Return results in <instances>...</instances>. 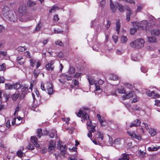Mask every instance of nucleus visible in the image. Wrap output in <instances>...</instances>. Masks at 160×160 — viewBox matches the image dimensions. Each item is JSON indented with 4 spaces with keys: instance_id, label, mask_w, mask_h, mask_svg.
Instances as JSON below:
<instances>
[{
    "instance_id": "nucleus-63",
    "label": "nucleus",
    "mask_w": 160,
    "mask_h": 160,
    "mask_svg": "<svg viewBox=\"0 0 160 160\" xmlns=\"http://www.w3.org/2000/svg\"><path fill=\"white\" fill-rule=\"evenodd\" d=\"M105 0H103L100 2V4L101 6L102 7L103 5L105 3Z\"/></svg>"
},
{
    "instance_id": "nucleus-44",
    "label": "nucleus",
    "mask_w": 160,
    "mask_h": 160,
    "mask_svg": "<svg viewBox=\"0 0 160 160\" xmlns=\"http://www.w3.org/2000/svg\"><path fill=\"white\" fill-rule=\"evenodd\" d=\"M17 49L18 51L22 52L26 50V49L24 47L20 46Z\"/></svg>"
},
{
    "instance_id": "nucleus-46",
    "label": "nucleus",
    "mask_w": 160,
    "mask_h": 160,
    "mask_svg": "<svg viewBox=\"0 0 160 160\" xmlns=\"http://www.w3.org/2000/svg\"><path fill=\"white\" fill-rule=\"evenodd\" d=\"M95 90L96 91H99L100 90V87L98 85V83H95Z\"/></svg>"
},
{
    "instance_id": "nucleus-20",
    "label": "nucleus",
    "mask_w": 160,
    "mask_h": 160,
    "mask_svg": "<svg viewBox=\"0 0 160 160\" xmlns=\"http://www.w3.org/2000/svg\"><path fill=\"white\" fill-rule=\"evenodd\" d=\"M22 89L23 92L19 97V98L20 99H22L23 98L26 94V92L24 91V90H28V88L26 87H24L22 88Z\"/></svg>"
},
{
    "instance_id": "nucleus-36",
    "label": "nucleus",
    "mask_w": 160,
    "mask_h": 160,
    "mask_svg": "<svg viewBox=\"0 0 160 160\" xmlns=\"http://www.w3.org/2000/svg\"><path fill=\"white\" fill-rule=\"evenodd\" d=\"M54 33L55 34H60L63 32V30L59 29H54Z\"/></svg>"
},
{
    "instance_id": "nucleus-50",
    "label": "nucleus",
    "mask_w": 160,
    "mask_h": 160,
    "mask_svg": "<svg viewBox=\"0 0 160 160\" xmlns=\"http://www.w3.org/2000/svg\"><path fill=\"white\" fill-rule=\"evenodd\" d=\"M48 152H50L52 153L53 151L54 150L55 148L53 147H49L48 148Z\"/></svg>"
},
{
    "instance_id": "nucleus-18",
    "label": "nucleus",
    "mask_w": 160,
    "mask_h": 160,
    "mask_svg": "<svg viewBox=\"0 0 160 160\" xmlns=\"http://www.w3.org/2000/svg\"><path fill=\"white\" fill-rule=\"evenodd\" d=\"M139 23V27H141L143 29L145 28L148 25V22L147 21H142L141 22L140 25V23Z\"/></svg>"
},
{
    "instance_id": "nucleus-19",
    "label": "nucleus",
    "mask_w": 160,
    "mask_h": 160,
    "mask_svg": "<svg viewBox=\"0 0 160 160\" xmlns=\"http://www.w3.org/2000/svg\"><path fill=\"white\" fill-rule=\"evenodd\" d=\"M142 124L143 125L142 126V127L141 128V131L142 134H143L144 133V130L143 128V127H144L146 128L147 130H148L149 129V126L147 123L143 122L142 123Z\"/></svg>"
},
{
    "instance_id": "nucleus-48",
    "label": "nucleus",
    "mask_w": 160,
    "mask_h": 160,
    "mask_svg": "<svg viewBox=\"0 0 160 160\" xmlns=\"http://www.w3.org/2000/svg\"><path fill=\"white\" fill-rule=\"evenodd\" d=\"M27 148L31 150H32L34 149V146L31 144L29 143L28 146L27 147Z\"/></svg>"
},
{
    "instance_id": "nucleus-37",
    "label": "nucleus",
    "mask_w": 160,
    "mask_h": 160,
    "mask_svg": "<svg viewBox=\"0 0 160 160\" xmlns=\"http://www.w3.org/2000/svg\"><path fill=\"white\" fill-rule=\"evenodd\" d=\"M118 92L120 94L125 93L126 91L123 88H118L117 90Z\"/></svg>"
},
{
    "instance_id": "nucleus-57",
    "label": "nucleus",
    "mask_w": 160,
    "mask_h": 160,
    "mask_svg": "<svg viewBox=\"0 0 160 160\" xmlns=\"http://www.w3.org/2000/svg\"><path fill=\"white\" fill-rule=\"evenodd\" d=\"M132 59L133 61H136L139 60V58L137 57H135V56H132Z\"/></svg>"
},
{
    "instance_id": "nucleus-29",
    "label": "nucleus",
    "mask_w": 160,
    "mask_h": 160,
    "mask_svg": "<svg viewBox=\"0 0 160 160\" xmlns=\"http://www.w3.org/2000/svg\"><path fill=\"white\" fill-rule=\"evenodd\" d=\"M127 38L126 37L122 36L121 37V40L122 43H125L127 41Z\"/></svg>"
},
{
    "instance_id": "nucleus-2",
    "label": "nucleus",
    "mask_w": 160,
    "mask_h": 160,
    "mask_svg": "<svg viewBox=\"0 0 160 160\" xmlns=\"http://www.w3.org/2000/svg\"><path fill=\"white\" fill-rule=\"evenodd\" d=\"M18 12L20 14L21 21L23 22L29 19V14L27 12V8L25 5H21L19 7Z\"/></svg>"
},
{
    "instance_id": "nucleus-38",
    "label": "nucleus",
    "mask_w": 160,
    "mask_h": 160,
    "mask_svg": "<svg viewBox=\"0 0 160 160\" xmlns=\"http://www.w3.org/2000/svg\"><path fill=\"white\" fill-rule=\"evenodd\" d=\"M58 9V7L57 6H53L51 8V9L49 11V12L52 13L55 12V10Z\"/></svg>"
},
{
    "instance_id": "nucleus-30",
    "label": "nucleus",
    "mask_w": 160,
    "mask_h": 160,
    "mask_svg": "<svg viewBox=\"0 0 160 160\" xmlns=\"http://www.w3.org/2000/svg\"><path fill=\"white\" fill-rule=\"evenodd\" d=\"M22 86H21L18 83H16V84L13 85V88L16 89H18L20 88H22Z\"/></svg>"
},
{
    "instance_id": "nucleus-34",
    "label": "nucleus",
    "mask_w": 160,
    "mask_h": 160,
    "mask_svg": "<svg viewBox=\"0 0 160 160\" xmlns=\"http://www.w3.org/2000/svg\"><path fill=\"white\" fill-rule=\"evenodd\" d=\"M88 81L90 85H93L94 84H95V83H96L95 82L94 80L91 78H88Z\"/></svg>"
},
{
    "instance_id": "nucleus-13",
    "label": "nucleus",
    "mask_w": 160,
    "mask_h": 160,
    "mask_svg": "<svg viewBox=\"0 0 160 160\" xmlns=\"http://www.w3.org/2000/svg\"><path fill=\"white\" fill-rule=\"evenodd\" d=\"M31 141L33 145L36 147L39 148L40 145L38 143L37 138L34 136H32L31 138Z\"/></svg>"
},
{
    "instance_id": "nucleus-14",
    "label": "nucleus",
    "mask_w": 160,
    "mask_h": 160,
    "mask_svg": "<svg viewBox=\"0 0 160 160\" xmlns=\"http://www.w3.org/2000/svg\"><path fill=\"white\" fill-rule=\"evenodd\" d=\"M151 35L155 36H158L160 33V32L158 29H153L151 31Z\"/></svg>"
},
{
    "instance_id": "nucleus-33",
    "label": "nucleus",
    "mask_w": 160,
    "mask_h": 160,
    "mask_svg": "<svg viewBox=\"0 0 160 160\" xmlns=\"http://www.w3.org/2000/svg\"><path fill=\"white\" fill-rule=\"evenodd\" d=\"M6 66L5 63H2L0 65V71H5L6 69Z\"/></svg>"
},
{
    "instance_id": "nucleus-7",
    "label": "nucleus",
    "mask_w": 160,
    "mask_h": 160,
    "mask_svg": "<svg viewBox=\"0 0 160 160\" xmlns=\"http://www.w3.org/2000/svg\"><path fill=\"white\" fill-rule=\"evenodd\" d=\"M132 25L134 27L133 28H132L130 30V33L131 35L134 34L137 30V28L139 27V25L138 22H133Z\"/></svg>"
},
{
    "instance_id": "nucleus-15",
    "label": "nucleus",
    "mask_w": 160,
    "mask_h": 160,
    "mask_svg": "<svg viewBox=\"0 0 160 160\" xmlns=\"http://www.w3.org/2000/svg\"><path fill=\"white\" fill-rule=\"evenodd\" d=\"M127 133L132 138H135L138 140H140L141 139V138L140 136H137L134 132H128Z\"/></svg>"
},
{
    "instance_id": "nucleus-42",
    "label": "nucleus",
    "mask_w": 160,
    "mask_h": 160,
    "mask_svg": "<svg viewBox=\"0 0 160 160\" xmlns=\"http://www.w3.org/2000/svg\"><path fill=\"white\" fill-rule=\"evenodd\" d=\"M17 155L19 157H21L23 156V153L21 150H19L17 152Z\"/></svg>"
},
{
    "instance_id": "nucleus-11",
    "label": "nucleus",
    "mask_w": 160,
    "mask_h": 160,
    "mask_svg": "<svg viewBox=\"0 0 160 160\" xmlns=\"http://www.w3.org/2000/svg\"><path fill=\"white\" fill-rule=\"evenodd\" d=\"M54 62L52 61L48 62L46 65L45 67L48 71H53L54 70V67L53 66Z\"/></svg>"
},
{
    "instance_id": "nucleus-26",
    "label": "nucleus",
    "mask_w": 160,
    "mask_h": 160,
    "mask_svg": "<svg viewBox=\"0 0 160 160\" xmlns=\"http://www.w3.org/2000/svg\"><path fill=\"white\" fill-rule=\"evenodd\" d=\"M97 135L98 136V139H101V140H103V136L102 133L98 131L97 133Z\"/></svg>"
},
{
    "instance_id": "nucleus-61",
    "label": "nucleus",
    "mask_w": 160,
    "mask_h": 160,
    "mask_svg": "<svg viewBox=\"0 0 160 160\" xmlns=\"http://www.w3.org/2000/svg\"><path fill=\"white\" fill-rule=\"evenodd\" d=\"M74 85L75 86H78L79 85L78 82V81L75 80L74 81Z\"/></svg>"
},
{
    "instance_id": "nucleus-23",
    "label": "nucleus",
    "mask_w": 160,
    "mask_h": 160,
    "mask_svg": "<svg viewBox=\"0 0 160 160\" xmlns=\"http://www.w3.org/2000/svg\"><path fill=\"white\" fill-rule=\"evenodd\" d=\"M20 95V93L19 92L15 93L12 96V99L13 100H16Z\"/></svg>"
},
{
    "instance_id": "nucleus-17",
    "label": "nucleus",
    "mask_w": 160,
    "mask_h": 160,
    "mask_svg": "<svg viewBox=\"0 0 160 160\" xmlns=\"http://www.w3.org/2000/svg\"><path fill=\"white\" fill-rule=\"evenodd\" d=\"M36 5V3L35 2L30 0H29L27 2V5L30 7H33V9L34 10H35L36 8V7H34Z\"/></svg>"
},
{
    "instance_id": "nucleus-1",
    "label": "nucleus",
    "mask_w": 160,
    "mask_h": 160,
    "mask_svg": "<svg viewBox=\"0 0 160 160\" xmlns=\"http://www.w3.org/2000/svg\"><path fill=\"white\" fill-rule=\"evenodd\" d=\"M2 13L5 18L11 22H14L17 20L15 12L8 6H5L3 8Z\"/></svg>"
},
{
    "instance_id": "nucleus-58",
    "label": "nucleus",
    "mask_w": 160,
    "mask_h": 160,
    "mask_svg": "<svg viewBox=\"0 0 160 160\" xmlns=\"http://www.w3.org/2000/svg\"><path fill=\"white\" fill-rule=\"evenodd\" d=\"M95 126H94L93 128H91V129L90 130L89 132H91V133L93 132L96 131L95 129Z\"/></svg>"
},
{
    "instance_id": "nucleus-3",
    "label": "nucleus",
    "mask_w": 160,
    "mask_h": 160,
    "mask_svg": "<svg viewBox=\"0 0 160 160\" xmlns=\"http://www.w3.org/2000/svg\"><path fill=\"white\" fill-rule=\"evenodd\" d=\"M144 39L139 38L132 42L130 43V45L132 48L139 49L144 46Z\"/></svg>"
},
{
    "instance_id": "nucleus-31",
    "label": "nucleus",
    "mask_w": 160,
    "mask_h": 160,
    "mask_svg": "<svg viewBox=\"0 0 160 160\" xmlns=\"http://www.w3.org/2000/svg\"><path fill=\"white\" fill-rule=\"evenodd\" d=\"M120 144V139H116L113 142L114 146H115L116 145H118Z\"/></svg>"
},
{
    "instance_id": "nucleus-39",
    "label": "nucleus",
    "mask_w": 160,
    "mask_h": 160,
    "mask_svg": "<svg viewBox=\"0 0 160 160\" xmlns=\"http://www.w3.org/2000/svg\"><path fill=\"white\" fill-rule=\"evenodd\" d=\"M55 43L56 45L61 46H63L64 45L61 41L59 40L56 41Z\"/></svg>"
},
{
    "instance_id": "nucleus-10",
    "label": "nucleus",
    "mask_w": 160,
    "mask_h": 160,
    "mask_svg": "<svg viewBox=\"0 0 160 160\" xmlns=\"http://www.w3.org/2000/svg\"><path fill=\"white\" fill-rule=\"evenodd\" d=\"M45 85L47 90L48 93L49 94H52L53 92V85L49 83H47Z\"/></svg>"
},
{
    "instance_id": "nucleus-45",
    "label": "nucleus",
    "mask_w": 160,
    "mask_h": 160,
    "mask_svg": "<svg viewBox=\"0 0 160 160\" xmlns=\"http://www.w3.org/2000/svg\"><path fill=\"white\" fill-rule=\"evenodd\" d=\"M56 143L55 142L53 141H51L50 143V145H49V147H53L54 148L56 146Z\"/></svg>"
},
{
    "instance_id": "nucleus-35",
    "label": "nucleus",
    "mask_w": 160,
    "mask_h": 160,
    "mask_svg": "<svg viewBox=\"0 0 160 160\" xmlns=\"http://www.w3.org/2000/svg\"><path fill=\"white\" fill-rule=\"evenodd\" d=\"M120 27V25L119 22H117L116 23V31L118 32V34L119 32V29Z\"/></svg>"
},
{
    "instance_id": "nucleus-8",
    "label": "nucleus",
    "mask_w": 160,
    "mask_h": 160,
    "mask_svg": "<svg viewBox=\"0 0 160 160\" xmlns=\"http://www.w3.org/2000/svg\"><path fill=\"white\" fill-rule=\"evenodd\" d=\"M77 116L79 117L82 116L84 120H87L89 119V117L88 115L87 114L86 112L84 111L80 110L77 114Z\"/></svg>"
},
{
    "instance_id": "nucleus-27",
    "label": "nucleus",
    "mask_w": 160,
    "mask_h": 160,
    "mask_svg": "<svg viewBox=\"0 0 160 160\" xmlns=\"http://www.w3.org/2000/svg\"><path fill=\"white\" fill-rule=\"evenodd\" d=\"M124 86L126 88H128L130 89H132L133 88V86L129 83H125L124 84Z\"/></svg>"
},
{
    "instance_id": "nucleus-41",
    "label": "nucleus",
    "mask_w": 160,
    "mask_h": 160,
    "mask_svg": "<svg viewBox=\"0 0 160 160\" xmlns=\"http://www.w3.org/2000/svg\"><path fill=\"white\" fill-rule=\"evenodd\" d=\"M75 72V69L73 67H71L70 68L69 70L68 71L69 74H73Z\"/></svg>"
},
{
    "instance_id": "nucleus-21",
    "label": "nucleus",
    "mask_w": 160,
    "mask_h": 160,
    "mask_svg": "<svg viewBox=\"0 0 160 160\" xmlns=\"http://www.w3.org/2000/svg\"><path fill=\"white\" fill-rule=\"evenodd\" d=\"M148 41L150 42H156V38L154 37H148Z\"/></svg>"
},
{
    "instance_id": "nucleus-32",
    "label": "nucleus",
    "mask_w": 160,
    "mask_h": 160,
    "mask_svg": "<svg viewBox=\"0 0 160 160\" xmlns=\"http://www.w3.org/2000/svg\"><path fill=\"white\" fill-rule=\"evenodd\" d=\"M5 88L6 89H10L13 88V85L9 84H5Z\"/></svg>"
},
{
    "instance_id": "nucleus-52",
    "label": "nucleus",
    "mask_w": 160,
    "mask_h": 160,
    "mask_svg": "<svg viewBox=\"0 0 160 160\" xmlns=\"http://www.w3.org/2000/svg\"><path fill=\"white\" fill-rule=\"evenodd\" d=\"M24 54L27 58H30L31 57L30 53L28 51L25 52H24Z\"/></svg>"
},
{
    "instance_id": "nucleus-47",
    "label": "nucleus",
    "mask_w": 160,
    "mask_h": 160,
    "mask_svg": "<svg viewBox=\"0 0 160 160\" xmlns=\"http://www.w3.org/2000/svg\"><path fill=\"white\" fill-rule=\"evenodd\" d=\"M155 105L158 107H160V101L158 100H156L155 101Z\"/></svg>"
},
{
    "instance_id": "nucleus-43",
    "label": "nucleus",
    "mask_w": 160,
    "mask_h": 160,
    "mask_svg": "<svg viewBox=\"0 0 160 160\" xmlns=\"http://www.w3.org/2000/svg\"><path fill=\"white\" fill-rule=\"evenodd\" d=\"M110 78L111 80L116 81L118 79V77L116 75H112L111 76Z\"/></svg>"
},
{
    "instance_id": "nucleus-28",
    "label": "nucleus",
    "mask_w": 160,
    "mask_h": 160,
    "mask_svg": "<svg viewBox=\"0 0 160 160\" xmlns=\"http://www.w3.org/2000/svg\"><path fill=\"white\" fill-rule=\"evenodd\" d=\"M37 136L39 138H40L41 136L42 135L43 133L42 132V130L41 129H38L37 131Z\"/></svg>"
},
{
    "instance_id": "nucleus-51",
    "label": "nucleus",
    "mask_w": 160,
    "mask_h": 160,
    "mask_svg": "<svg viewBox=\"0 0 160 160\" xmlns=\"http://www.w3.org/2000/svg\"><path fill=\"white\" fill-rule=\"evenodd\" d=\"M134 98L133 99V100L131 102L132 103L133 102H137L138 100V98L136 96V94H135V96Z\"/></svg>"
},
{
    "instance_id": "nucleus-49",
    "label": "nucleus",
    "mask_w": 160,
    "mask_h": 160,
    "mask_svg": "<svg viewBox=\"0 0 160 160\" xmlns=\"http://www.w3.org/2000/svg\"><path fill=\"white\" fill-rule=\"evenodd\" d=\"M112 39H113L114 42L116 43L117 41H118V37L116 35H113L112 36Z\"/></svg>"
},
{
    "instance_id": "nucleus-5",
    "label": "nucleus",
    "mask_w": 160,
    "mask_h": 160,
    "mask_svg": "<svg viewBox=\"0 0 160 160\" xmlns=\"http://www.w3.org/2000/svg\"><path fill=\"white\" fill-rule=\"evenodd\" d=\"M62 142L61 141H58V147L61 151V154L64 157H65V154L67 153V148L66 145H63L62 144Z\"/></svg>"
},
{
    "instance_id": "nucleus-59",
    "label": "nucleus",
    "mask_w": 160,
    "mask_h": 160,
    "mask_svg": "<svg viewBox=\"0 0 160 160\" xmlns=\"http://www.w3.org/2000/svg\"><path fill=\"white\" fill-rule=\"evenodd\" d=\"M59 19L58 15H56L54 16L53 20L55 21H58Z\"/></svg>"
},
{
    "instance_id": "nucleus-9",
    "label": "nucleus",
    "mask_w": 160,
    "mask_h": 160,
    "mask_svg": "<svg viewBox=\"0 0 160 160\" xmlns=\"http://www.w3.org/2000/svg\"><path fill=\"white\" fill-rule=\"evenodd\" d=\"M146 93L149 96L154 98L160 97V94L155 93L153 91L148 90L146 92Z\"/></svg>"
},
{
    "instance_id": "nucleus-24",
    "label": "nucleus",
    "mask_w": 160,
    "mask_h": 160,
    "mask_svg": "<svg viewBox=\"0 0 160 160\" xmlns=\"http://www.w3.org/2000/svg\"><path fill=\"white\" fill-rule=\"evenodd\" d=\"M121 158L122 160H129V157L128 154H123L122 155Z\"/></svg>"
},
{
    "instance_id": "nucleus-6",
    "label": "nucleus",
    "mask_w": 160,
    "mask_h": 160,
    "mask_svg": "<svg viewBox=\"0 0 160 160\" xmlns=\"http://www.w3.org/2000/svg\"><path fill=\"white\" fill-rule=\"evenodd\" d=\"M123 95L122 96V100H124L130 98L134 97L135 96V93L133 92H131Z\"/></svg>"
},
{
    "instance_id": "nucleus-54",
    "label": "nucleus",
    "mask_w": 160,
    "mask_h": 160,
    "mask_svg": "<svg viewBox=\"0 0 160 160\" xmlns=\"http://www.w3.org/2000/svg\"><path fill=\"white\" fill-rule=\"evenodd\" d=\"M108 142L110 145L111 146L113 144V143L112 138L109 137Z\"/></svg>"
},
{
    "instance_id": "nucleus-64",
    "label": "nucleus",
    "mask_w": 160,
    "mask_h": 160,
    "mask_svg": "<svg viewBox=\"0 0 160 160\" xmlns=\"http://www.w3.org/2000/svg\"><path fill=\"white\" fill-rule=\"evenodd\" d=\"M6 125L7 127H9L10 126V122L9 120H8L6 123Z\"/></svg>"
},
{
    "instance_id": "nucleus-12",
    "label": "nucleus",
    "mask_w": 160,
    "mask_h": 160,
    "mask_svg": "<svg viewBox=\"0 0 160 160\" xmlns=\"http://www.w3.org/2000/svg\"><path fill=\"white\" fill-rule=\"evenodd\" d=\"M141 122L139 119H136L132 122L130 126V128L133 127H137L140 125Z\"/></svg>"
},
{
    "instance_id": "nucleus-53",
    "label": "nucleus",
    "mask_w": 160,
    "mask_h": 160,
    "mask_svg": "<svg viewBox=\"0 0 160 160\" xmlns=\"http://www.w3.org/2000/svg\"><path fill=\"white\" fill-rule=\"evenodd\" d=\"M56 131H55L54 132L51 133L49 135V136L51 138H53L56 135Z\"/></svg>"
},
{
    "instance_id": "nucleus-25",
    "label": "nucleus",
    "mask_w": 160,
    "mask_h": 160,
    "mask_svg": "<svg viewBox=\"0 0 160 160\" xmlns=\"http://www.w3.org/2000/svg\"><path fill=\"white\" fill-rule=\"evenodd\" d=\"M149 130V133L152 136H154L155 135L156 132L154 129L150 128Z\"/></svg>"
},
{
    "instance_id": "nucleus-22",
    "label": "nucleus",
    "mask_w": 160,
    "mask_h": 160,
    "mask_svg": "<svg viewBox=\"0 0 160 160\" xmlns=\"http://www.w3.org/2000/svg\"><path fill=\"white\" fill-rule=\"evenodd\" d=\"M160 148V147H149L148 148V150L149 151H156Z\"/></svg>"
},
{
    "instance_id": "nucleus-55",
    "label": "nucleus",
    "mask_w": 160,
    "mask_h": 160,
    "mask_svg": "<svg viewBox=\"0 0 160 160\" xmlns=\"http://www.w3.org/2000/svg\"><path fill=\"white\" fill-rule=\"evenodd\" d=\"M33 73L34 75V77L35 78H36L38 76L39 72L38 71L35 70L34 71Z\"/></svg>"
},
{
    "instance_id": "nucleus-40",
    "label": "nucleus",
    "mask_w": 160,
    "mask_h": 160,
    "mask_svg": "<svg viewBox=\"0 0 160 160\" xmlns=\"http://www.w3.org/2000/svg\"><path fill=\"white\" fill-rule=\"evenodd\" d=\"M35 62L36 61L32 58L30 60V65L32 67H34L35 65Z\"/></svg>"
},
{
    "instance_id": "nucleus-4",
    "label": "nucleus",
    "mask_w": 160,
    "mask_h": 160,
    "mask_svg": "<svg viewBox=\"0 0 160 160\" xmlns=\"http://www.w3.org/2000/svg\"><path fill=\"white\" fill-rule=\"evenodd\" d=\"M110 7L111 10L113 12H115L116 11V8L121 12L124 11L123 6L121 4L115 2L113 3L112 1L110 0Z\"/></svg>"
},
{
    "instance_id": "nucleus-60",
    "label": "nucleus",
    "mask_w": 160,
    "mask_h": 160,
    "mask_svg": "<svg viewBox=\"0 0 160 160\" xmlns=\"http://www.w3.org/2000/svg\"><path fill=\"white\" fill-rule=\"evenodd\" d=\"M142 8L140 6H138L137 9L136 11V12H138L141 11Z\"/></svg>"
},
{
    "instance_id": "nucleus-56",
    "label": "nucleus",
    "mask_w": 160,
    "mask_h": 160,
    "mask_svg": "<svg viewBox=\"0 0 160 160\" xmlns=\"http://www.w3.org/2000/svg\"><path fill=\"white\" fill-rule=\"evenodd\" d=\"M139 152L140 155L142 157L144 156L145 154H146L145 152L141 151V150H139Z\"/></svg>"
},
{
    "instance_id": "nucleus-16",
    "label": "nucleus",
    "mask_w": 160,
    "mask_h": 160,
    "mask_svg": "<svg viewBox=\"0 0 160 160\" xmlns=\"http://www.w3.org/2000/svg\"><path fill=\"white\" fill-rule=\"evenodd\" d=\"M126 9L128 11L127 14V19L128 22H129L130 20V16L132 13V11L129 7H126Z\"/></svg>"
},
{
    "instance_id": "nucleus-62",
    "label": "nucleus",
    "mask_w": 160,
    "mask_h": 160,
    "mask_svg": "<svg viewBox=\"0 0 160 160\" xmlns=\"http://www.w3.org/2000/svg\"><path fill=\"white\" fill-rule=\"evenodd\" d=\"M111 25V22L110 21H108L107 22V28L108 29L110 26Z\"/></svg>"
}]
</instances>
